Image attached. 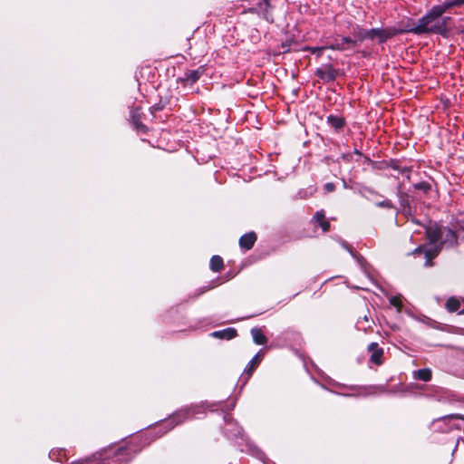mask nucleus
Returning a JSON list of instances; mask_svg holds the SVG:
<instances>
[{
    "label": "nucleus",
    "instance_id": "obj_1",
    "mask_svg": "<svg viewBox=\"0 0 464 464\" xmlns=\"http://www.w3.org/2000/svg\"><path fill=\"white\" fill-rule=\"evenodd\" d=\"M446 9L443 5H436L420 19L418 20L415 26L407 27L400 30L401 33H412L414 34H436L446 36L449 33L447 26L450 17H441Z\"/></svg>",
    "mask_w": 464,
    "mask_h": 464
},
{
    "label": "nucleus",
    "instance_id": "obj_2",
    "mask_svg": "<svg viewBox=\"0 0 464 464\" xmlns=\"http://www.w3.org/2000/svg\"><path fill=\"white\" fill-rule=\"evenodd\" d=\"M425 233L430 244L440 243L441 246H454L458 244L456 231L438 223L430 222L425 227Z\"/></svg>",
    "mask_w": 464,
    "mask_h": 464
},
{
    "label": "nucleus",
    "instance_id": "obj_3",
    "mask_svg": "<svg viewBox=\"0 0 464 464\" xmlns=\"http://www.w3.org/2000/svg\"><path fill=\"white\" fill-rule=\"evenodd\" d=\"M131 459V455L127 448L105 449L93 455L92 459L82 461V464H126Z\"/></svg>",
    "mask_w": 464,
    "mask_h": 464
},
{
    "label": "nucleus",
    "instance_id": "obj_4",
    "mask_svg": "<svg viewBox=\"0 0 464 464\" xmlns=\"http://www.w3.org/2000/svg\"><path fill=\"white\" fill-rule=\"evenodd\" d=\"M430 430L440 433L464 430V415L449 414L435 419L430 424Z\"/></svg>",
    "mask_w": 464,
    "mask_h": 464
},
{
    "label": "nucleus",
    "instance_id": "obj_5",
    "mask_svg": "<svg viewBox=\"0 0 464 464\" xmlns=\"http://www.w3.org/2000/svg\"><path fill=\"white\" fill-rule=\"evenodd\" d=\"M359 33L357 34L359 40L371 39L373 40L375 38L378 39L380 44L385 43L388 39L392 38L397 34H401L395 29L391 28H372L370 30H363L358 27Z\"/></svg>",
    "mask_w": 464,
    "mask_h": 464
},
{
    "label": "nucleus",
    "instance_id": "obj_6",
    "mask_svg": "<svg viewBox=\"0 0 464 464\" xmlns=\"http://www.w3.org/2000/svg\"><path fill=\"white\" fill-rule=\"evenodd\" d=\"M201 412V408L199 406H191L181 409L175 412L167 421V424H171L170 429L181 423L182 421L191 419L197 414Z\"/></svg>",
    "mask_w": 464,
    "mask_h": 464
},
{
    "label": "nucleus",
    "instance_id": "obj_7",
    "mask_svg": "<svg viewBox=\"0 0 464 464\" xmlns=\"http://www.w3.org/2000/svg\"><path fill=\"white\" fill-rule=\"evenodd\" d=\"M441 246L439 244H430V246H420L414 250V254L423 253L426 258L425 266H430L431 260L435 258L441 250Z\"/></svg>",
    "mask_w": 464,
    "mask_h": 464
},
{
    "label": "nucleus",
    "instance_id": "obj_8",
    "mask_svg": "<svg viewBox=\"0 0 464 464\" xmlns=\"http://www.w3.org/2000/svg\"><path fill=\"white\" fill-rule=\"evenodd\" d=\"M204 72H205L204 66H199L196 70L187 71L184 72L183 76H181L179 79V82L181 83H188V84L192 85L193 83H195L196 82H198L200 79V77L203 75Z\"/></svg>",
    "mask_w": 464,
    "mask_h": 464
},
{
    "label": "nucleus",
    "instance_id": "obj_9",
    "mask_svg": "<svg viewBox=\"0 0 464 464\" xmlns=\"http://www.w3.org/2000/svg\"><path fill=\"white\" fill-rule=\"evenodd\" d=\"M315 75L324 82H333L337 77V71L331 65H326L318 68L315 72Z\"/></svg>",
    "mask_w": 464,
    "mask_h": 464
},
{
    "label": "nucleus",
    "instance_id": "obj_10",
    "mask_svg": "<svg viewBox=\"0 0 464 464\" xmlns=\"http://www.w3.org/2000/svg\"><path fill=\"white\" fill-rule=\"evenodd\" d=\"M369 352L372 353L370 361L376 365L382 363L383 349L379 347L377 343H372L368 346Z\"/></svg>",
    "mask_w": 464,
    "mask_h": 464
},
{
    "label": "nucleus",
    "instance_id": "obj_11",
    "mask_svg": "<svg viewBox=\"0 0 464 464\" xmlns=\"http://www.w3.org/2000/svg\"><path fill=\"white\" fill-rule=\"evenodd\" d=\"M446 308L449 312H457L459 314H464V298L450 297L446 302Z\"/></svg>",
    "mask_w": 464,
    "mask_h": 464
},
{
    "label": "nucleus",
    "instance_id": "obj_12",
    "mask_svg": "<svg viewBox=\"0 0 464 464\" xmlns=\"http://www.w3.org/2000/svg\"><path fill=\"white\" fill-rule=\"evenodd\" d=\"M256 241V236L254 232H249L243 235L239 239V246L245 250H249L253 247Z\"/></svg>",
    "mask_w": 464,
    "mask_h": 464
},
{
    "label": "nucleus",
    "instance_id": "obj_13",
    "mask_svg": "<svg viewBox=\"0 0 464 464\" xmlns=\"http://www.w3.org/2000/svg\"><path fill=\"white\" fill-rule=\"evenodd\" d=\"M327 123L336 131H340L345 125V120L342 116L330 114L326 119Z\"/></svg>",
    "mask_w": 464,
    "mask_h": 464
},
{
    "label": "nucleus",
    "instance_id": "obj_14",
    "mask_svg": "<svg viewBox=\"0 0 464 464\" xmlns=\"http://www.w3.org/2000/svg\"><path fill=\"white\" fill-rule=\"evenodd\" d=\"M388 167L396 170L399 174L406 177L407 179L411 178V167L401 166L398 160H392L388 164Z\"/></svg>",
    "mask_w": 464,
    "mask_h": 464
},
{
    "label": "nucleus",
    "instance_id": "obj_15",
    "mask_svg": "<svg viewBox=\"0 0 464 464\" xmlns=\"http://www.w3.org/2000/svg\"><path fill=\"white\" fill-rule=\"evenodd\" d=\"M313 220L321 227L323 232H328L330 229V223L325 218V214L324 210H318L315 212Z\"/></svg>",
    "mask_w": 464,
    "mask_h": 464
},
{
    "label": "nucleus",
    "instance_id": "obj_16",
    "mask_svg": "<svg viewBox=\"0 0 464 464\" xmlns=\"http://www.w3.org/2000/svg\"><path fill=\"white\" fill-rule=\"evenodd\" d=\"M211 336L218 339L231 340L237 336V330L235 328H227L213 332Z\"/></svg>",
    "mask_w": 464,
    "mask_h": 464
},
{
    "label": "nucleus",
    "instance_id": "obj_17",
    "mask_svg": "<svg viewBox=\"0 0 464 464\" xmlns=\"http://www.w3.org/2000/svg\"><path fill=\"white\" fill-rule=\"evenodd\" d=\"M413 378L423 382H429L431 379L432 372L429 368L419 369L412 372Z\"/></svg>",
    "mask_w": 464,
    "mask_h": 464
},
{
    "label": "nucleus",
    "instance_id": "obj_18",
    "mask_svg": "<svg viewBox=\"0 0 464 464\" xmlns=\"http://www.w3.org/2000/svg\"><path fill=\"white\" fill-rule=\"evenodd\" d=\"M252 338L255 343L262 345L266 344L267 342V339L261 329L259 328H253L251 330Z\"/></svg>",
    "mask_w": 464,
    "mask_h": 464
},
{
    "label": "nucleus",
    "instance_id": "obj_19",
    "mask_svg": "<svg viewBox=\"0 0 464 464\" xmlns=\"http://www.w3.org/2000/svg\"><path fill=\"white\" fill-rule=\"evenodd\" d=\"M259 362H260L259 353H257L248 362L246 368L245 369V372L246 373V382L248 380V378L250 377V375L252 374V372H254L256 367L258 365Z\"/></svg>",
    "mask_w": 464,
    "mask_h": 464
},
{
    "label": "nucleus",
    "instance_id": "obj_20",
    "mask_svg": "<svg viewBox=\"0 0 464 464\" xmlns=\"http://www.w3.org/2000/svg\"><path fill=\"white\" fill-rule=\"evenodd\" d=\"M209 266L212 271L219 272L223 268V259L219 256H213Z\"/></svg>",
    "mask_w": 464,
    "mask_h": 464
},
{
    "label": "nucleus",
    "instance_id": "obj_21",
    "mask_svg": "<svg viewBox=\"0 0 464 464\" xmlns=\"http://www.w3.org/2000/svg\"><path fill=\"white\" fill-rule=\"evenodd\" d=\"M325 49H328V46L325 45V46H316V47H312V46H305L304 47V51H306V52H310L311 53L313 54H315L316 56H321L322 55V53L324 50Z\"/></svg>",
    "mask_w": 464,
    "mask_h": 464
},
{
    "label": "nucleus",
    "instance_id": "obj_22",
    "mask_svg": "<svg viewBox=\"0 0 464 464\" xmlns=\"http://www.w3.org/2000/svg\"><path fill=\"white\" fill-rule=\"evenodd\" d=\"M464 4V0H449L445 1L441 5L446 9V11H449L450 8L454 6H459Z\"/></svg>",
    "mask_w": 464,
    "mask_h": 464
},
{
    "label": "nucleus",
    "instance_id": "obj_23",
    "mask_svg": "<svg viewBox=\"0 0 464 464\" xmlns=\"http://www.w3.org/2000/svg\"><path fill=\"white\" fill-rule=\"evenodd\" d=\"M328 46V49H331V50H334V51H345L347 49V46H344L340 40H335L334 43L327 45Z\"/></svg>",
    "mask_w": 464,
    "mask_h": 464
},
{
    "label": "nucleus",
    "instance_id": "obj_24",
    "mask_svg": "<svg viewBox=\"0 0 464 464\" xmlns=\"http://www.w3.org/2000/svg\"><path fill=\"white\" fill-rule=\"evenodd\" d=\"M389 302L392 306L396 307L398 311L401 310L402 303L400 295H393L389 297Z\"/></svg>",
    "mask_w": 464,
    "mask_h": 464
},
{
    "label": "nucleus",
    "instance_id": "obj_25",
    "mask_svg": "<svg viewBox=\"0 0 464 464\" xmlns=\"http://www.w3.org/2000/svg\"><path fill=\"white\" fill-rule=\"evenodd\" d=\"M342 245L345 249H347L350 252L353 257H354L358 261V263L362 266V262L364 261L363 257L353 252L347 243L343 242Z\"/></svg>",
    "mask_w": 464,
    "mask_h": 464
},
{
    "label": "nucleus",
    "instance_id": "obj_26",
    "mask_svg": "<svg viewBox=\"0 0 464 464\" xmlns=\"http://www.w3.org/2000/svg\"><path fill=\"white\" fill-rule=\"evenodd\" d=\"M414 188L423 190L424 192H428L430 189V185L428 182L422 181L414 184Z\"/></svg>",
    "mask_w": 464,
    "mask_h": 464
},
{
    "label": "nucleus",
    "instance_id": "obj_27",
    "mask_svg": "<svg viewBox=\"0 0 464 464\" xmlns=\"http://www.w3.org/2000/svg\"><path fill=\"white\" fill-rule=\"evenodd\" d=\"M376 206L379 208H393L394 205L390 199H384L382 201L377 202Z\"/></svg>",
    "mask_w": 464,
    "mask_h": 464
},
{
    "label": "nucleus",
    "instance_id": "obj_28",
    "mask_svg": "<svg viewBox=\"0 0 464 464\" xmlns=\"http://www.w3.org/2000/svg\"><path fill=\"white\" fill-rule=\"evenodd\" d=\"M341 41H342V43H343V44L344 46L349 45V44L353 45V44H355V43H356V41H355V40H353V38L348 37V36H343V37H342V38H341Z\"/></svg>",
    "mask_w": 464,
    "mask_h": 464
},
{
    "label": "nucleus",
    "instance_id": "obj_29",
    "mask_svg": "<svg viewBox=\"0 0 464 464\" xmlns=\"http://www.w3.org/2000/svg\"><path fill=\"white\" fill-rule=\"evenodd\" d=\"M133 124H134V127L136 130H145V126L143 124H141L137 119H135V117L133 116Z\"/></svg>",
    "mask_w": 464,
    "mask_h": 464
},
{
    "label": "nucleus",
    "instance_id": "obj_30",
    "mask_svg": "<svg viewBox=\"0 0 464 464\" xmlns=\"http://www.w3.org/2000/svg\"><path fill=\"white\" fill-rule=\"evenodd\" d=\"M56 454L58 456H62V455H64L65 453H64L63 450H51L49 456H50V458L53 459V458H54V456H56Z\"/></svg>",
    "mask_w": 464,
    "mask_h": 464
},
{
    "label": "nucleus",
    "instance_id": "obj_31",
    "mask_svg": "<svg viewBox=\"0 0 464 464\" xmlns=\"http://www.w3.org/2000/svg\"><path fill=\"white\" fill-rule=\"evenodd\" d=\"M324 190H325L326 192H332V191H334V190L335 186H334V183H332V182H328V183L324 184Z\"/></svg>",
    "mask_w": 464,
    "mask_h": 464
},
{
    "label": "nucleus",
    "instance_id": "obj_32",
    "mask_svg": "<svg viewBox=\"0 0 464 464\" xmlns=\"http://www.w3.org/2000/svg\"><path fill=\"white\" fill-rule=\"evenodd\" d=\"M234 426L235 427L233 428V431H234L233 435L234 436L240 435L241 434V429L237 424H235Z\"/></svg>",
    "mask_w": 464,
    "mask_h": 464
},
{
    "label": "nucleus",
    "instance_id": "obj_33",
    "mask_svg": "<svg viewBox=\"0 0 464 464\" xmlns=\"http://www.w3.org/2000/svg\"><path fill=\"white\" fill-rule=\"evenodd\" d=\"M230 420H231V418L229 416H227V415L224 416V420L227 422V425L230 424Z\"/></svg>",
    "mask_w": 464,
    "mask_h": 464
},
{
    "label": "nucleus",
    "instance_id": "obj_34",
    "mask_svg": "<svg viewBox=\"0 0 464 464\" xmlns=\"http://www.w3.org/2000/svg\"><path fill=\"white\" fill-rule=\"evenodd\" d=\"M363 320L368 321L367 316H364V317H363Z\"/></svg>",
    "mask_w": 464,
    "mask_h": 464
},
{
    "label": "nucleus",
    "instance_id": "obj_35",
    "mask_svg": "<svg viewBox=\"0 0 464 464\" xmlns=\"http://www.w3.org/2000/svg\"><path fill=\"white\" fill-rule=\"evenodd\" d=\"M76 464H82V461H81V462H78V463H76Z\"/></svg>",
    "mask_w": 464,
    "mask_h": 464
}]
</instances>
